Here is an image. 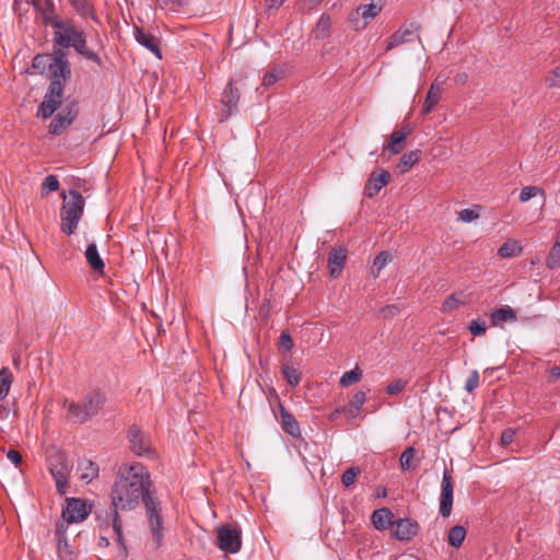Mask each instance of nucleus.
<instances>
[{"instance_id":"f257e3e1","label":"nucleus","mask_w":560,"mask_h":560,"mask_svg":"<svg viewBox=\"0 0 560 560\" xmlns=\"http://www.w3.org/2000/svg\"><path fill=\"white\" fill-rule=\"evenodd\" d=\"M150 472L140 463L124 464L119 467L110 490V508L97 514L101 527H113L116 540L124 552L127 548L122 534V521L119 511L128 512L137 509L141 502L145 508V516L156 548L163 544V516L161 502L151 491Z\"/></svg>"},{"instance_id":"f03ea898","label":"nucleus","mask_w":560,"mask_h":560,"mask_svg":"<svg viewBox=\"0 0 560 560\" xmlns=\"http://www.w3.org/2000/svg\"><path fill=\"white\" fill-rule=\"evenodd\" d=\"M32 67L39 73L49 72V86L37 110V116L47 119L61 104L65 84L71 77L70 63L66 51L52 48L51 54H37Z\"/></svg>"},{"instance_id":"7ed1b4c3","label":"nucleus","mask_w":560,"mask_h":560,"mask_svg":"<svg viewBox=\"0 0 560 560\" xmlns=\"http://www.w3.org/2000/svg\"><path fill=\"white\" fill-rule=\"evenodd\" d=\"M49 26L52 27V48L65 49L73 48L79 55L88 60L102 65L101 57L88 47L86 35L84 31L77 26L74 20L58 18Z\"/></svg>"},{"instance_id":"20e7f679","label":"nucleus","mask_w":560,"mask_h":560,"mask_svg":"<svg viewBox=\"0 0 560 560\" xmlns=\"http://www.w3.org/2000/svg\"><path fill=\"white\" fill-rule=\"evenodd\" d=\"M107 400L106 394L100 389H94L85 394L80 401L63 402L68 417L74 423H85L97 416Z\"/></svg>"},{"instance_id":"39448f33","label":"nucleus","mask_w":560,"mask_h":560,"mask_svg":"<svg viewBox=\"0 0 560 560\" xmlns=\"http://www.w3.org/2000/svg\"><path fill=\"white\" fill-rule=\"evenodd\" d=\"M83 211L84 199L82 195L79 191L71 189L69 195L63 196V203L60 209L61 232L67 235L73 234L83 215Z\"/></svg>"},{"instance_id":"423d86ee","label":"nucleus","mask_w":560,"mask_h":560,"mask_svg":"<svg viewBox=\"0 0 560 560\" xmlns=\"http://www.w3.org/2000/svg\"><path fill=\"white\" fill-rule=\"evenodd\" d=\"M48 469L56 482L58 493L66 494L69 489V478L73 464L67 457L66 453L55 451L47 459Z\"/></svg>"},{"instance_id":"0eeeda50","label":"nucleus","mask_w":560,"mask_h":560,"mask_svg":"<svg viewBox=\"0 0 560 560\" xmlns=\"http://www.w3.org/2000/svg\"><path fill=\"white\" fill-rule=\"evenodd\" d=\"M217 546L226 553H236L242 548V532L231 524H223L217 528Z\"/></svg>"},{"instance_id":"6e6552de","label":"nucleus","mask_w":560,"mask_h":560,"mask_svg":"<svg viewBox=\"0 0 560 560\" xmlns=\"http://www.w3.org/2000/svg\"><path fill=\"white\" fill-rule=\"evenodd\" d=\"M79 113L78 103L71 101L51 119L49 133L60 136L74 121Z\"/></svg>"},{"instance_id":"1a4fd4ad","label":"nucleus","mask_w":560,"mask_h":560,"mask_svg":"<svg viewBox=\"0 0 560 560\" xmlns=\"http://www.w3.org/2000/svg\"><path fill=\"white\" fill-rule=\"evenodd\" d=\"M382 9L381 0H372L369 4L359 5L357 10L350 14L349 21L357 31L365 28L366 25L381 13Z\"/></svg>"},{"instance_id":"9d476101","label":"nucleus","mask_w":560,"mask_h":560,"mask_svg":"<svg viewBox=\"0 0 560 560\" xmlns=\"http://www.w3.org/2000/svg\"><path fill=\"white\" fill-rule=\"evenodd\" d=\"M66 508L62 510V518L68 523H79L88 518L91 513V505L80 498H68Z\"/></svg>"},{"instance_id":"9b49d317","label":"nucleus","mask_w":560,"mask_h":560,"mask_svg":"<svg viewBox=\"0 0 560 560\" xmlns=\"http://www.w3.org/2000/svg\"><path fill=\"white\" fill-rule=\"evenodd\" d=\"M453 478L451 472L445 469L443 471V478L441 483V495H440V514L443 517H448L453 509Z\"/></svg>"},{"instance_id":"f8f14e48","label":"nucleus","mask_w":560,"mask_h":560,"mask_svg":"<svg viewBox=\"0 0 560 560\" xmlns=\"http://www.w3.org/2000/svg\"><path fill=\"white\" fill-rule=\"evenodd\" d=\"M127 438L130 443V448L136 455L150 456L152 454L149 439L137 424L129 428Z\"/></svg>"},{"instance_id":"ddd939ff","label":"nucleus","mask_w":560,"mask_h":560,"mask_svg":"<svg viewBox=\"0 0 560 560\" xmlns=\"http://www.w3.org/2000/svg\"><path fill=\"white\" fill-rule=\"evenodd\" d=\"M419 528L418 522L408 517L399 518L393 524V536L400 541L411 540L418 535Z\"/></svg>"},{"instance_id":"4468645a","label":"nucleus","mask_w":560,"mask_h":560,"mask_svg":"<svg viewBox=\"0 0 560 560\" xmlns=\"http://www.w3.org/2000/svg\"><path fill=\"white\" fill-rule=\"evenodd\" d=\"M348 250L343 246H335L328 253L327 267L329 276L337 278L341 275L347 260Z\"/></svg>"},{"instance_id":"2eb2a0df","label":"nucleus","mask_w":560,"mask_h":560,"mask_svg":"<svg viewBox=\"0 0 560 560\" xmlns=\"http://www.w3.org/2000/svg\"><path fill=\"white\" fill-rule=\"evenodd\" d=\"M420 25L417 23L404 24L397 32H395L388 39L387 49H394L402 44L409 43L413 39Z\"/></svg>"},{"instance_id":"dca6fc26","label":"nucleus","mask_w":560,"mask_h":560,"mask_svg":"<svg viewBox=\"0 0 560 560\" xmlns=\"http://www.w3.org/2000/svg\"><path fill=\"white\" fill-rule=\"evenodd\" d=\"M390 182V173L386 170L372 172L364 187V195L368 198L375 197Z\"/></svg>"},{"instance_id":"f3484780","label":"nucleus","mask_w":560,"mask_h":560,"mask_svg":"<svg viewBox=\"0 0 560 560\" xmlns=\"http://www.w3.org/2000/svg\"><path fill=\"white\" fill-rule=\"evenodd\" d=\"M135 38L137 43L148 50H150L158 59H162V51L160 49V40L151 33L145 32L143 28L135 27Z\"/></svg>"},{"instance_id":"a211bd4d","label":"nucleus","mask_w":560,"mask_h":560,"mask_svg":"<svg viewBox=\"0 0 560 560\" xmlns=\"http://www.w3.org/2000/svg\"><path fill=\"white\" fill-rule=\"evenodd\" d=\"M240 101V93L237 88L233 85L232 81H229L225 89L223 90L221 102L226 110L222 114L223 118H228L233 112L237 109Z\"/></svg>"},{"instance_id":"6ab92c4d","label":"nucleus","mask_w":560,"mask_h":560,"mask_svg":"<svg viewBox=\"0 0 560 560\" xmlns=\"http://www.w3.org/2000/svg\"><path fill=\"white\" fill-rule=\"evenodd\" d=\"M410 132L411 129L408 126L394 131L390 135L389 143L383 148V151H387L393 155L399 154L402 151L405 147V141L407 137L410 135Z\"/></svg>"},{"instance_id":"aec40b11","label":"nucleus","mask_w":560,"mask_h":560,"mask_svg":"<svg viewBox=\"0 0 560 560\" xmlns=\"http://www.w3.org/2000/svg\"><path fill=\"white\" fill-rule=\"evenodd\" d=\"M31 3L40 13L44 24L50 25L59 18L55 11L54 0H31Z\"/></svg>"},{"instance_id":"412c9836","label":"nucleus","mask_w":560,"mask_h":560,"mask_svg":"<svg viewBox=\"0 0 560 560\" xmlns=\"http://www.w3.org/2000/svg\"><path fill=\"white\" fill-rule=\"evenodd\" d=\"M394 514L388 508H381L373 512L371 521L373 526L378 530L387 529L394 524Z\"/></svg>"},{"instance_id":"4be33fe9","label":"nucleus","mask_w":560,"mask_h":560,"mask_svg":"<svg viewBox=\"0 0 560 560\" xmlns=\"http://www.w3.org/2000/svg\"><path fill=\"white\" fill-rule=\"evenodd\" d=\"M516 319L515 311L508 305L494 310L490 315L492 326H500L505 322H516Z\"/></svg>"},{"instance_id":"5701e85b","label":"nucleus","mask_w":560,"mask_h":560,"mask_svg":"<svg viewBox=\"0 0 560 560\" xmlns=\"http://www.w3.org/2000/svg\"><path fill=\"white\" fill-rule=\"evenodd\" d=\"M441 97V86L439 83L433 82L428 91L427 97L423 103L422 114H430L438 105Z\"/></svg>"},{"instance_id":"b1692460","label":"nucleus","mask_w":560,"mask_h":560,"mask_svg":"<svg viewBox=\"0 0 560 560\" xmlns=\"http://www.w3.org/2000/svg\"><path fill=\"white\" fill-rule=\"evenodd\" d=\"M281 427L291 436H299L301 433L300 424L289 411L281 407Z\"/></svg>"},{"instance_id":"393cba45","label":"nucleus","mask_w":560,"mask_h":560,"mask_svg":"<svg viewBox=\"0 0 560 560\" xmlns=\"http://www.w3.org/2000/svg\"><path fill=\"white\" fill-rule=\"evenodd\" d=\"M78 469L81 471L80 479L86 483L98 476V465L90 459L79 462Z\"/></svg>"},{"instance_id":"a878e982","label":"nucleus","mask_w":560,"mask_h":560,"mask_svg":"<svg viewBox=\"0 0 560 560\" xmlns=\"http://www.w3.org/2000/svg\"><path fill=\"white\" fill-rule=\"evenodd\" d=\"M330 27L331 22L329 14L323 13L318 19L316 26L312 31V34L317 40L326 39L330 36Z\"/></svg>"},{"instance_id":"bb28decb","label":"nucleus","mask_w":560,"mask_h":560,"mask_svg":"<svg viewBox=\"0 0 560 560\" xmlns=\"http://www.w3.org/2000/svg\"><path fill=\"white\" fill-rule=\"evenodd\" d=\"M85 258L91 268L97 272L103 273L105 264L100 256L98 249L94 243L90 244L85 249Z\"/></svg>"},{"instance_id":"cd10ccee","label":"nucleus","mask_w":560,"mask_h":560,"mask_svg":"<svg viewBox=\"0 0 560 560\" xmlns=\"http://www.w3.org/2000/svg\"><path fill=\"white\" fill-rule=\"evenodd\" d=\"M421 159V151L420 150H413L409 151L400 158L397 170L400 174H404L408 172L415 164H417Z\"/></svg>"},{"instance_id":"c85d7f7f","label":"nucleus","mask_w":560,"mask_h":560,"mask_svg":"<svg viewBox=\"0 0 560 560\" xmlns=\"http://www.w3.org/2000/svg\"><path fill=\"white\" fill-rule=\"evenodd\" d=\"M69 2L80 16L97 21L94 5L89 0H69Z\"/></svg>"},{"instance_id":"c756f323","label":"nucleus","mask_w":560,"mask_h":560,"mask_svg":"<svg viewBox=\"0 0 560 560\" xmlns=\"http://www.w3.org/2000/svg\"><path fill=\"white\" fill-rule=\"evenodd\" d=\"M523 252V247L516 240H508L498 249V255L501 258H513Z\"/></svg>"},{"instance_id":"7c9ffc66","label":"nucleus","mask_w":560,"mask_h":560,"mask_svg":"<svg viewBox=\"0 0 560 560\" xmlns=\"http://www.w3.org/2000/svg\"><path fill=\"white\" fill-rule=\"evenodd\" d=\"M467 535V530L463 525H455L447 532V542L453 548H460Z\"/></svg>"},{"instance_id":"2f4dec72","label":"nucleus","mask_w":560,"mask_h":560,"mask_svg":"<svg viewBox=\"0 0 560 560\" xmlns=\"http://www.w3.org/2000/svg\"><path fill=\"white\" fill-rule=\"evenodd\" d=\"M361 378H362V371L357 365L354 369L347 371L342 374V376L340 377L339 384L342 387H348V386H351V385L358 383Z\"/></svg>"},{"instance_id":"473e14b6","label":"nucleus","mask_w":560,"mask_h":560,"mask_svg":"<svg viewBox=\"0 0 560 560\" xmlns=\"http://www.w3.org/2000/svg\"><path fill=\"white\" fill-rule=\"evenodd\" d=\"M12 382V372L8 368H2L0 370V395H2L3 398L8 396Z\"/></svg>"},{"instance_id":"72a5a7b5","label":"nucleus","mask_w":560,"mask_h":560,"mask_svg":"<svg viewBox=\"0 0 560 560\" xmlns=\"http://www.w3.org/2000/svg\"><path fill=\"white\" fill-rule=\"evenodd\" d=\"M282 374L290 386L295 387L300 384L301 376L299 371L290 363L282 365Z\"/></svg>"},{"instance_id":"f704fd0d","label":"nucleus","mask_w":560,"mask_h":560,"mask_svg":"<svg viewBox=\"0 0 560 560\" xmlns=\"http://www.w3.org/2000/svg\"><path fill=\"white\" fill-rule=\"evenodd\" d=\"M464 304H465V301L459 299V295L457 293H452L442 303L441 312L442 313H451Z\"/></svg>"},{"instance_id":"c9c22d12","label":"nucleus","mask_w":560,"mask_h":560,"mask_svg":"<svg viewBox=\"0 0 560 560\" xmlns=\"http://www.w3.org/2000/svg\"><path fill=\"white\" fill-rule=\"evenodd\" d=\"M536 196L544 197L545 196L544 189H541L538 186H526V187L521 189L518 199H520L521 202H527V201H529L532 198H534Z\"/></svg>"},{"instance_id":"e433bc0d","label":"nucleus","mask_w":560,"mask_h":560,"mask_svg":"<svg viewBox=\"0 0 560 560\" xmlns=\"http://www.w3.org/2000/svg\"><path fill=\"white\" fill-rule=\"evenodd\" d=\"M366 399V395L364 392L355 393L349 401L350 410L352 417H355L361 410Z\"/></svg>"},{"instance_id":"4c0bfd02","label":"nucleus","mask_w":560,"mask_h":560,"mask_svg":"<svg viewBox=\"0 0 560 560\" xmlns=\"http://www.w3.org/2000/svg\"><path fill=\"white\" fill-rule=\"evenodd\" d=\"M416 455V450L413 447H407L400 455L399 464L400 468L404 471L409 470L412 467V462Z\"/></svg>"},{"instance_id":"58836bf2","label":"nucleus","mask_w":560,"mask_h":560,"mask_svg":"<svg viewBox=\"0 0 560 560\" xmlns=\"http://www.w3.org/2000/svg\"><path fill=\"white\" fill-rule=\"evenodd\" d=\"M361 470L359 467H350L346 469L341 476V482L345 487H350L354 483L355 478L360 475Z\"/></svg>"},{"instance_id":"ea45409f","label":"nucleus","mask_w":560,"mask_h":560,"mask_svg":"<svg viewBox=\"0 0 560 560\" xmlns=\"http://www.w3.org/2000/svg\"><path fill=\"white\" fill-rule=\"evenodd\" d=\"M468 330L474 336H482L487 330L486 322L481 319H474L469 323Z\"/></svg>"},{"instance_id":"a19ab883","label":"nucleus","mask_w":560,"mask_h":560,"mask_svg":"<svg viewBox=\"0 0 560 560\" xmlns=\"http://www.w3.org/2000/svg\"><path fill=\"white\" fill-rule=\"evenodd\" d=\"M406 382L402 380H395L386 386V393L389 395H397L404 390Z\"/></svg>"},{"instance_id":"79ce46f5","label":"nucleus","mask_w":560,"mask_h":560,"mask_svg":"<svg viewBox=\"0 0 560 560\" xmlns=\"http://www.w3.org/2000/svg\"><path fill=\"white\" fill-rule=\"evenodd\" d=\"M479 386V373L478 371H472L465 383V389L468 393L474 392Z\"/></svg>"},{"instance_id":"37998d69","label":"nucleus","mask_w":560,"mask_h":560,"mask_svg":"<svg viewBox=\"0 0 560 560\" xmlns=\"http://www.w3.org/2000/svg\"><path fill=\"white\" fill-rule=\"evenodd\" d=\"M390 255L388 252H381L378 253L373 261V265L377 268L378 271H381L389 261Z\"/></svg>"},{"instance_id":"c03bdc74","label":"nucleus","mask_w":560,"mask_h":560,"mask_svg":"<svg viewBox=\"0 0 560 560\" xmlns=\"http://www.w3.org/2000/svg\"><path fill=\"white\" fill-rule=\"evenodd\" d=\"M59 188V180L55 175H48L43 182V189L56 191Z\"/></svg>"},{"instance_id":"a18cd8bd","label":"nucleus","mask_w":560,"mask_h":560,"mask_svg":"<svg viewBox=\"0 0 560 560\" xmlns=\"http://www.w3.org/2000/svg\"><path fill=\"white\" fill-rule=\"evenodd\" d=\"M293 347V340L289 331H282L279 338V348L284 351H290Z\"/></svg>"},{"instance_id":"49530a36","label":"nucleus","mask_w":560,"mask_h":560,"mask_svg":"<svg viewBox=\"0 0 560 560\" xmlns=\"http://www.w3.org/2000/svg\"><path fill=\"white\" fill-rule=\"evenodd\" d=\"M478 213L475 210L466 208L458 212V219L463 222H471L478 219Z\"/></svg>"},{"instance_id":"de8ad7c7","label":"nucleus","mask_w":560,"mask_h":560,"mask_svg":"<svg viewBox=\"0 0 560 560\" xmlns=\"http://www.w3.org/2000/svg\"><path fill=\"white\" fill-rule=\"evenodd\" d=\"M280 75L276 71L268 72L262 78V85L270 86L279 80Z\"/></svg>"},{"instance_id":"09e8293b","label":"nucleus","mask_w":560,"mask_h":560,"mask_svg":"<svg viewBox=\"0 0 560 560\" xmlns=\"http://www.w3.org/2000/svg\"><path fill=\"white\" fill-rule=\"evenodd\" d=\"M515 436V431L513 429H506L501 434V443L503 445H509L513 442Z\"/></svg>"},{"instance_id":"8fccbe9b","label":"nucleus","mask_w":560,"mask_h":560,"mask_svg":"<svg viewBox=\"0 0 560 560\" xmlns=\"http://www.w3.org/2000/svg\"><path fill=\"white\" fill-rule=\"evenodd\" d=\"M7 457L15 466L19 465L21 463V460H22L21 454L18 451H15V450H10L7 453Z\"/></svg>"},{"instance_id":"3c124183","label":"nucleus","mask_w":560,"mask_h":560,"mask_svg":"<svg viewBox=\"0 0 560 560\" xmlns=\"http://www.w3.org/2000/svg\"><path fill=\"white\" fill-rule=\"evenodd\" d=\"M455 82L458 84H465L468 80V74L466 72L457 73L454 78Z\"/></svg>"},{"instance_id":"603ef678","label":"nucleus","mask_w":560,"mask_h":560,"mask_svg":"<svg viewBox=\"0 0 560 560\" xmlns=\"http://www.w3.org/2000/svg\"><path fill=\"white\" fill-rule=\"evenodd\" d=\"M285 0H268V8L278 9Z\"/></svg>"},{"instance_id":"864d4df0","label":"nucleus","mask_w":560,"mask_h":560,"mask_svg":"<svg viewBox=\"0 0 560 560\" xmlns=\"http://www.w3.org/2000/svg\"><path fill=\"white\" fill-rule=\"evenodd\" d=\"M10 413V409L0 405V419H7Z\"/></svg>"},{"instance_id":"5fc2aeb1","label":"nucleus","mask_w":560,"mask_h":560,"mask_svg":"<svg viewBox=\"0 0 560 560\" xmlns=\"http://www.w3.org/2000/svg\"><path fill=\"white\" fill-rule=\"evenodd\" d=\"M550 375L553 377H560V366H552L550 370Z\"/></svg>"},{"instance_id":"6e6d98bb","label":"nucleus","mask_w":560,"mask_h":560,"mask_svg":"<svg viewBox=\"0 0 560 560\" xmlns=\"http://www.w3.org/2000/svg\"><path fill=\"white\" fill-rule=\"evenodd\" d=\"M65 530L62 529V525L59 526L56 530V535L58 537V546L60 547L61 544V537L63 536Z\"/></svg>"},{"instance_id":"4d7b16f0","label":"nucleus","mask_w":560,"mask_h":560,"mask_svg":"<svg viewBox=\"0 0 560 560\" xmlns=\"http://www.w3.org/2000/svg\"><path fill=\"white\" fill-rule=\"evenodd\" d=\"M101 540H102V544H104L105 546H108L109 542H108L107 538L102 537Z\"/></svg>"},{"instance_id":"13d9d810","label":"nucleus","mask_w":560,"mask_h":560,"mask_svg":"<svg viewBox=\"0 0 560 560\" xmlns=\"http://www.w3.org/2000/svg\"><path fill=\"white\" fill-rule=\"evenodd\" d=\"M378 495L385 497L386 495V489L383 488L382 491H380Z\"/></svg>"},{"instance_id":"bf43d9fd","label":"nucleus","mask_w":560,"mask_h":560,"mask_svg":"<svg viewBox=\"0 0 560 560\" xmlns=\"http://www.w3.org/2000/svg\"><path fill=\"white\" fill-rule=\"evenodd\" d=\"M378 495L385 497L386 495V489L383 488L382 491H380Z\"/></svg>"},{"instance_id":"052dcab7","label":"nucleus","mask_w":560,"mask_h":560,"mask_svg":"<svg viewBox=\"0 0 560 560\" xmlns=\"http://www.w3.org/2000/svg\"><path fill=\"white\" fill-rule=\"evenodd\" d=\"M311 2H313L314 4H319L323 0H310Z\"/></svg>"},{"instance_id":"680f3d73","label":"nucleus","mask_w":560,"mask_h":560,"mask_svg":"<svg viewBox=\"0 0 560 560\" xmlns=\"http://www.w3.org/2000/svg\"><path fill=\"white\" fill-rule=\"evenodd\" d=\"M3 399H4V398H3V396H2V395H0V401H2Z\"/></svg>"}]
</instances>
